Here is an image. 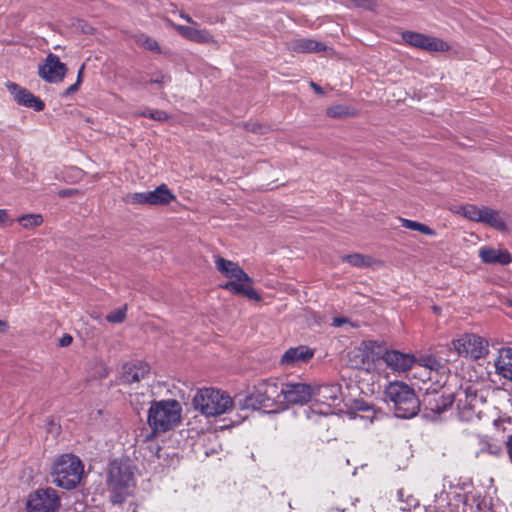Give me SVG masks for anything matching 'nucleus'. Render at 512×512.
Wrapping results in <instances>:
<instances>
[{"label": "nucleus", "mask_w": 512, "mask_h": 512, "mask_svg": "<svg viewBox=\"0 0 512 512\" xmlns=\"http://www.w3.org/2000/svg\"><path fill=\"white\" fill-rule=\"evenodd\" d=\"M84 69H85V65L83 64L79 71H78V74H77V80H76V83H78L79 85L81 84L82 82V77H83V72H84Z\"/></svg>", "instance_id": "44"}, {"label": "nucleus", "mask_w": 512, "mask_h": 512, "mask_svg": "<svg viewBox=\"0 0 512 512\" xmlns=\"http://www.w3.org/2000/svg\"><path fill=\"white\" fill-rule=\"evenodd\" d=\"M504 455V448L502 443L488 436H480L477 439V444L474 450V456L476 459L490 458H501Z\"/></svg>", "instance_id": "17"}, {"label": "nucleus", "mask_w": 512, "mask_h": 512, "mask_svg": "<svg viewBox=\"0 0 512 512\" xmlns=\"http://www.w3.org/2000/svg\"><path fill=\"white\" fill-rule=\"evenodd\" d=\"M194 408L206 417H215L227 413L233 406L231 396L215 388H203L193 398Z\"/></svg>", "instance_id": "6"}, {"label": "nucleus", "mask_w": 512, "mask_h": 512, "mask_svg": "<svg viewBox=\"0 0 512 512\" xmlns=\"http://www.w3.org/2000/svg\"><path fill=\"white\" fill-rule=\"evenodd\" d=\"M495 372L501 378L512 381V348L504 347L498 350L494 360Z\"/></svg>", "instance_id": "21"}, {"label": "nucleus", "mask_w": 512, "mask_h": 512, "mask_svg": "<svg viewBox=\"0 0 512 512\" xmlns=\"http://www.w3.org/2000/svg\"><path fill=\"white\" fill-rule=\"evenodd\" d=\"M148 205H166L175 199V195L165 184L158 186L153 191H147Z\"/></svg>", "instance_id": "25"}, {"label": "nucleus", "mask_w": 512, "mask_h": 512, "mask_svg": "<svg viewBox=\"0 0 512 512\" xmlns=\"http://www.w3.org/2000/svg\"><path fill=\"white\" fill-rule=\"evenodd\" d=\"M8 324L6 321L0 320V333L6 331Z\"/></svg>", "instance_id": "46"}, {"label": "nucleus", "mask_w": 512, "mask_h": 512, "mask_svg": "<svg viewBox=\"0 0 512 512\" xmlns=\"http://www.w3.org/2000/svg\"><path fill=\"white\" fill-rule=\"evenodd\" d=\"M60 503V497L53 488L38 489L29 495L27 510L29 512H56Z\"/></svg>", "instance_id": "11"}, {"label": "nucleus", "mask_w": 512, "mask_h": 512, "mask_svg": "<svg viewBox=\"0 0 512 512\" xmlns=\"http://www.w3.org/2000/svg\"><path fill=\"white\" fill-rule=\"evenodd\" d=\"M59 195L61 197H67V196H70L72 195V190H62L59 192Z\"/></svg>", "instance_id": "48"}, {"label": "nucleus", "mask_w": 512, "mask_h": 512, "mask_svg": "<svg viewBox=\"0 0 512 512\" xmlns=\"http://www.w3.org/2000/svg\"><path fill=\"white\" fill-rule=\"evenodd\" d=\"M314 356V351L307 346L300 345L289 348L281 358V364L294 367L307 363Z\"/></svg>", "instance_id": "19"}, {"label": "nucleus", "mask_w": 512, "mask_h": 512, "mask_svg": "<svg viewBox=\"0 0 512 512\" xmlns=\"http://www.w3.org/2000/svg\"><path fill=\"white\" fill-rule=\"evenodd\" d=\"M506 447H507V451H508L510 460L512 461V435L508 437V439L506 441Z\"/></svg>", "instance_id": "42"}, {"label": "nucleus", "mask_w": 512, "mask_h": 512, "mask_svg": "<svg viewBox=\"0 0 512 512\" xmlns=\"http://www.w3.org/2000/svg\"><path fill=\"white\" fill-rule=\"evenodd\" d=\"M343 261L349 263L354 267H366L370 264V258L362 254L354 253L343 256Z\"/></svg>", "instance_id": "30"}, {"label": "nucleus", "mask_w": 512, "mask_h": 512, "mask_svg": "<svg viewBox=\"0 0 512 512\" xmlns=\"http://www.w3.org/2000/svg\"><path fill=\"white\" fill-rule=\"evenodd\" d=\"M480 222L486 223L498 230H504L506 228L505 221L501 217L500 213L488 207H484Z\"/></svg>", "instance_id": "26"}, {"label": "nucleus", "mask_w": 512, "mask_h": 512, "mask_svg": "<svg viewBox=\"0 0 512 512\" xmlns=\"http://www.w3.org/2000/svg\"><path fill=\"white\" fill-rule=\"evenodd\" d=\"M354 5L358 6V7H363V8H370L371 5H372V1L371 0H351Z\"/></svg>", "instance_id": "38"}, {"label": "nucleus", "mask_w": 512, "mask_h": 512, "mask_svg": "<svg viewBox=\"0 0 512 512\" xmlns=\"http://www.w3.org/2000/svg\"><path fill=\"white\" fill-rule=\"evenodd\" d=\"M340 387L338 385H321L314 387V402L310 407L312 414L323 416L332 415L334 413L332 405L340 401Z\"/></svg>", "instance_id": "9"}, {"label": "nucleus", "mask_w": 512, "mask_h": 512, "mask_svg": "<svg viewBox=\"0 0 512 512\" xmlns=\"http://www.w3.org/2000/svg\"><path fill=\"white\" fill-rule=\"evenodd\" d=\"M137 42L148 50H151V51L159 50L158 43L154 39L147 37L145 35L139 36Z\"/></svg>", "instance_id": "34"}, {"label": "nucleus", "mask_w": 512, "mask_h": 512, "mask_svg": "<svg viewBox=\"0 0 512 512\" xmlns=\"http://www.w3.org/2000/svg\"><path fill=\"white\" fill-rule=\"evenodd\" d=\"M397 497H398L399 500H402V497H403V491L402 490H399L397 492Z\"/></svg>", "instance_id": "49"}, {"label": "nucleus", "mask_w": 512, "mask_h": 512, "mask_svg": "<svg viewBox=\"0 0 512 512\" xmlns=\"http://www.w3.org/2000/svg\"><path fill=\"white\" fill-rule=\"evenodd\" d=\"M126 317V308L116 309L106 316V320L110 323H121Z\"/></svg>", "instance_id": "32"}, {"label": "nucleus", "mask_w": 512, "mask_h": 512, "mask_svg": "<svg viewBox=\"0 0 512 512\" xmlns=\"http://www.w3.org/2000/svg\"><path fill=\"white\" fill-rule=\"evenodd\" d=\"M373 415H374V412H372V415H371V416H367V418H369V419H370V422H372V420H373Z\"/></svg>", "instance_id": "50"}, {"label": "nucleus", "mask_w": 512, "mask_h": 512, "mask_svg": "<svg viewBox=\"0 0 512 512\" xmlns=\"http://www.w3.org/2000/svg\"><path fill=\"white\" fill-rule=\"evenodd\" d=\"M423 361L424 363L422 366L430 370L435 369L438 366V362L434 358L429 357Z\"/></svg>", "instance_id": "37"}, {"label": "nucleus", "mask_w": 512, "mask_h": 512, "mask_svg": "<svg viewBox=\"0 0 512 512\" xmlns=\"http://www.w3.org/2000/svg\"><path fill=\"white\" fill-rule=\"evenodd\" d=\"M487 391L482 388V384L478 382H466L460 386L456 394L459 403H463L464 407L475 410L486 401Z\"/></svg>", "instance_id": "15"}, {"label": "nucleus", "mask_w": 512, "mask_h": 512, "mask_svg": "<svg viewBox=\"0 0 512 512\" xmlns=\"http://www.w3.org/2000/svg\"><path fill=\"white\" fill-rule=\"evenodd\" d=\"M78 88H79V84L75 82L74 84L70 85V86L66 89L65 94H66V95H70V94H72V93L76 92V91L78 90Z\"/></svg>", "instance_id": "41"}, {"label": "nucleus", "mask_w": 512, "mask_h": 512, "mask_svg": "<svg viewBox=\"0 0 512 512\" xmlns=\"http://www.w3.org/2000/svg\"><path fill=\"white\" fill-rule=\"evenodd\" d=\"M168 80L169 78L166 75H164L161 72H158L151 77L150 82L153 84L164 85L168 82Z\"/></svg>", "instance_id": "36"}, {"label": "nucleus", "mask_w": 512, "mask_h": 512, "mask_svg": "<svg viewBox=\"0 0 512 512\" xmlns=\"http://www.w3.org/2000/svg\"><path fill=\"white\" fill-rule=\"evenodd\" d=\"M140 115L157 121H164L167 119L166 112L162 110H148L142 112Z\"/></svg>", "instance_id": "35"}, {"label": "nucleus", "mask_w": 512, "mask_h": 512, "mask_svg": "<svg viewBox=\"0 0 512 512\" xmlns=\"http://www.w3.org/2000/svg\"><path fill=\"white\" fill-rule=\"evenodd\" d=\"M452 347L458 356L473 361L485 358L489 354V342L486 338L466 332L452 340Z\"/></svg>", "instance_id": "8"}, {"label": "nucleus", "mask_w": 512, "mask_h": 512, "mask_svg": "<svg viewBox=\"0 0 512 512\" xmlns=\"http://www.w3.org/2000/svg\"><path fill=\"white\" fill-rule=\"evenodd\" d=\"M107 486L113 504H121L135 487L132 465L129 460H113L109 465Z\"/></svg>", "instance_id": "2"}, {"label": "nucleus", "mask_w": 512, "mask_h": 512, "mask_svg": "<svg viewBox=\"0 0 512 512\" xmlns=\"http://www.w3.org/2000/svg\"><path fill=\"white\" fill-rule=\"evenodd\" d=\"M50 476L52 483L65 490L75 489L84 477V465L81 459L70 453L55 458Z\"/></svg>", "instance_id": "1"}, {"label": "nucleus", "mask_w": 512, "mask_h": 512, "mask_svg": "<svg viewBox=\"0 0 512 512\" xmlns=\"http://www.w3.org/2000/svg\"><path fill=\"white\" fill-rule=\"evenodd\" d=\"M385 397L393 404L398 418H412L420 409L419 400L413 388L401 381L390 382L385 388Z\"/></svg>", "instance_id": "4"}, {"label": "nucleus", "mask_w": 512, "mask_h": 512, "mask_svg": "<svg viewBox=\"0 0 512 512\" xmlns=\"http://www.w3.org/2000/svg\"><path fill=\"white\" fill-rule=\"evenodd\" d=\"M484 211V206L478 207L473 204H466L460 208V213L467 219L480 222L482 218V214Z\"/></svg>", "instance_id": "28"}, {"label": "nucleus", "mask_w": 512, "mask_h": 512, "mask_svg": "<svg viewBox=\"0 0 512 512\" xmlns=\"http://www.w3.org/2000/svg\"><path fill=\"white\" fill-rule=\"evenodd\" d=\"M288 47L291 51L297 53L319 52L326 49V46L323 43L308 38H298L291 40L288 43Z\"/></svg>", "instance_id": "24"}, {"label": "nucleus", "mask_w": 512, "mask_h": 512, "mask_svg": "<svg viewBox=\"0 0 512 512\" xmlns=\"http://www.w3.org/2000/svg\"><path fill=\"white\" fill-rule=\"evenodd\" d=\"M349 114V108L341 104L331 106L327 109V115L332 118L346 117Z\"/></svg>", "instance_id": "31"}, {"label": "nucleus", "mask_w": 512, "mask_h": 512, "mask_svg": "<svg viewBox=\"0 0 512 512\" xmlns=\"http://www.w3.org/2000/svg\"><path fill=\"white\" fill-rule=\"evenodd\" d=\"M68 72L67 65L56 54L49 53L38 67V75L48 83L62 82Z\"/></svg>", "instance_id": "13"}, {"label": "nucleus", "mask_w": 512, "mask_h": 512, "mask_svg": "<svg viewBox=\"0 0 512 512\" xmlns=\"http://www.w3.org/2000/svg\"><path fill=\"white\" fill-rule=\"evenodd\" d=\"M400 222H401L402 227H404L406 229L419 231V232H421L425 235H429V236L436 235V232L433 229H431L429 226H427L426 224H423V223H420V222H417L414 220H410V219H405V218H400Z\"/></svg>", "instance_id": "27"}, {"label": "nucleus", "mask_w": 512, "mask_h": 512, "mask_svg": "<svg viewBox=\"0 0 512 512\" xmlns=\"http://www.w3.org/2000/svg\"><path fill=\"white\" fill-rule=\"evenodd\" d=\"M311 87L314 89V91L316 93H318V94H322L323 93L322 88L319 85H317L316 83L311 82Z\"/></svg>", "instance_id": "45"}, {"label": "nucleus", "mask_w": 512, "mask_h": 512, "mask_svg": "<svg viewBox=\"0 0 512 512\" xmlns=\"http://www.w3.org/2000/svg\"><path fill=\"white\" fill-rule=\"evenodd\" d=\"M150 367L147 363L136 361L134 363L125 364L122 368V381L124 383L132 384L148 376Z\"/></svg>", "instance_id": "20"}, {"label": "nucleus", "mask_w": 512, "mask_h": 512, "mask_svg": "<svg viewBox=\"0 0 512 512\" xmlns=\"http://www.w3.org/2000/svg\"><path fill=\"white\" fill-rule=\"evenodd\" d=\"M376 343L373 341H363L359 346L351 349L348 356V363L352 368L369 370L376 358Z\"/></svg>", "instance_id": "12"}, {"label": "nucleus", "mask_w": 512, "mask_h": 512, "mask_svg": "<svg viewBox=\"0 0 512 512\" xmlns=\"http://www.w3.org/2000/svg\"><path fill=\"white\" fill-rule=\"evenodd\" d=\"M180 17L189 23L196 24L189 15L181 13Z\"/></svg>", "instance_id": "47"}, {"label": "nucleus", "mask_w": 512, "mask_h": 512, "mask_svg": "<svg viewBox=\"0 0 512 512\" xmlns=\"http://www.w3.org/2000/svg\"><path fill=\"white\" fill-rule=\"evenodd\" d=\"M8 220V213L5 209H0V225Z\"/></svg>", "instance_id": "43"}, {"label": "nucleus", "mask_w": 512, "mask_h": 512, "mask_svg": "<svg viewBox=\"0 0 512 512\" xmlns=\"http://www.w3.org/2000/svg\"><path fill=\"white\" fill-rule=\"evenodd\" d=\"M175 30L184 38L196 43H209L212 35L207 30H200L195 27L174 24Z\"/></svg>", "instance_id": "23"}, {"label": "nucleus", "mask_w": 512, "mask_h": 512, "mask_svg": "<svg viewBox=\"0 0 512 512\" xmlns=\"http://www.w3.org/2000/svg\"><path fill=\"white\" fill-rule=\"evenodd\" d=\"M402 39L410 46L429 52H444L449 49V45L445 41L418 32L404 31Z\"/></svg>", "instance_id": "14"}, {"label": "nucleus", "mask_w": 512, "mask_h": 512, "mask_svg": "<svg viewBox=\"0 0 512 512\" xmlns=\"http://www.w3.org/2000/svg\"><path fill=\"white\" fill-rule=\"evenodd\" d=\"M216 269L226 278L230 279L222 287L234 294H241L248 299L260 301L261 297L252 287V279L244 272V270L230 260L217 257L215 260Z\"/></svg>", "instance_id": "3"}, {"label": "nucleus", "mask_w": 512, "mask_h": 512, "mask_svg": "<svg viewBox=\"0 0 512 512\" xmlns=\"http://www.w3.org/2000/svg\"><path fill=\"white\" fill-rule=\"evenodd\" d=\"M479 257L486 264L508 265L512 262V255L508 250L494 249L487 246L479 250Z\"/></svg>", "instance_id": "22"}, {"label": "nucleus", "mask_w": 512, "mask_h": 512, "mask_svg": "<svg viewBox=\"0 0 512 512\" xmlns=\"http://www.w3.org/2000/svg\"><path fill=\"white\" fill-rule=\"evenodd\" d=\"M314 387L304 382L281 383L282 408L303 405L312 399Z\"/></svg>", "instance_id": "10"}, {"label": "nucleus", "mask_w": 512, "mask_h": 512, "mask_svg": "<svg viewBox=\"0 0 512 512\" xmlns=\"http://www.w3.org/2000/svg\"><path fill=\"white\" fill-rule=\"evenodd\" d=\"M126 201L131 204H148V193L139 192L127 195Z\"/></svg>", "instance_id": "33"}, {"label": "nucleus", "mask_w": 512, "mask_h": 512, "mask_svg": "<svg viewBox=\"0 0 512 512\" xmlns=\"http://www.w3.org/2000/svg\"><path fill=\"white\" fill-rule=\"evenodd\" d=\"M17 221L25 229H31L40 226L43 223V217L40 214H26L20 216Z\"/></svg>", "instance_id": "29"}, {"label": "nucleus", "mask_w": 512, "mask_h": 512, "mask_svg": "<svg viewBox=\"0 0 512 512\" xmlns=\"http://www.w3.org/2000/svg\"><path fill=\"white\" fill-rule=\"evenodd\" d=\"M348 321L349 320L347 318H345V317H334L333 321H332V325L334 327H340L343 324L348 323Z\"/></svg>", "instance_id": "39"}, {"label": "nucleus", "mask_w": 512, "mask_h": 512, "mask_svg": "<svg viewBox=\"0 0 512 512\" xmlns=\"http://www.w3.org/2000/svg\"><path fill=\"white\" fill-rule=\"evenodd\" d=\"M386 365L395 372H406L415 364V357L398 350L386 351L383 355Z\"/></svg>", "instance_id": "18"}, {"label": "nucleus", "mask_w": 512, "mask_h": 512, "mask_svg": "<svg viewBox=\"0 0 512 512\" xmlns=\"http://www.w3.org/2000/svg\"><path fill=\"white\" fill-rule=\"evenodd\" d=\"M281 399V384L274 380H266L255 386L253 392L246 397L241 408H282Z\"/></svg>", "instance_id": "7"}, {"label": "nucleus", "mask_w": 512, "mask_h": 512, "mask_svg": "<svg viewBox=\"0 0 512 512\" xmlns=\"http://www.w3.org/2000/svg\"><path fill=\"white\" fill-rule=\"evenodd\" d=\"M6 88L13 95L14 100L19 104L27 108H31L37 112L42 111L45 108L44 102L30 91L22 88L14 82L8 81Z\"/></svg>", "instance_id": "16"}, {"label": "nucleus", "mask_w": 512, "mask_h": 512, "mask_svg": "<svg viewBox=\"0 0 512 512\" xmlns=\"http://www.w3.org/2000/svg\"><path fill=\"white\" fill-rule=\"evenodd\" d=\"M72 342V337L68 334H65L59 341L60 346L65 347L70 345Z\"/></svg>", "instance_id": "40"}, {"label": "nucleus", "mask_w": 512, "mask_h": 512, "mask_svg": "<svg viewBox=\"0 0 512 512\" xmlns=\"http://www.w3.org/2000/svg\"><path fill=\"white\" fill-rule=\"evenodd\" d=\"M182 407L175 399L153 401L148 411V424L154 432H167L181 420Z\"/></svg>", "instance_id": "5"}]
</instances>
